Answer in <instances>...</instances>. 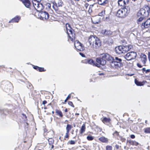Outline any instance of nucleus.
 <instances>
[{"instance_id": "nucleus-3", "label": "nucleus", "mask_w": 150, "mask_h": 150, "mask_svg": "<svg viewBox=\"0 0 150 150\" xmlns=\"http://www.w3.org/2000/svg\"><path fill=\"white\" fill-rule=\"evenodd\" d=\"M122 59L117 57H115L113 60L112 61L111 63V66L116 69H118L121 67L123 65L122 62Z\"/></svg>"}, {"instance_id": "nucleus-6", "label": "nucleus", "mask_w": 150, "mask_h": 150, "mask_svg": "<svg viewBox=\"0 0 150 150\" xmlns=\"http://www.w3.org/2000/svg\"><path fill=\"white\" fill-rule=\"evenodd\" d=\"M136 52H131L127 53L124 56L125 58L127 60L130 61L135 58L137 56Z\"/></svg>"}, {"instance_id": "nucleus-2", "label": "nucleus", "mask_w": 150, "mask_h": 150, "mask_svg": "<svg viewBox=\"0 0 150 150\" xmlns=\"http://www.w3.org/2000/svg\"><path fill=\"white\" fill-rule=\"evenodd\" d=\"M100 58H97L96 61L97 62L102 65L106 64V60L112 61L113 60V58L108 54H103Z\"/></svg>"}, {"instance_id": "nucleus-56", "label": "nucleus", "mask_w": 150, "mask_h": 150, "mask_svg": "<svg viewBox=\"0 0 150 150\" xmlns=\"http://www.w3.org/2000/svg\"><path fill=\"white\" fill-rule=\"evenodd\" d=\"M74 130H72L71 131V134H74Z\"/></svg>"}, {"instance_id": "nucleus-50", "label": "nucleus", "mask_w": 150, "mask_h": 150, "mask_svg": "<svg viewBox=\"0 0 150 150\" xmlns=\"http://www.w3.org/2000/svg\"><path fill=\"white\" fill-rule=\"evenodd\" d=\"M146 70V68H143L142 69V71H143V72H145Z\"/></svg>"}, {"instance_id": "nucleus-26", "label": "nucleus", "mask_w": 150, "mask_h": 150, "mask_svg": "<svg viewBox=\"0 0 150 150\" xmlns=\"http://www.w3.org/2000/svg\"><path fill=\"white\" fill-rule=\"evenodd\" d=\"M108 2V1L106 0H100L98 1V4L101 5H104Z\"/></svg>"}, {"instance_id": "nucleus-17", "label": "nucleus", "mask_w": 150, "mask_h": 150, "mask_svg": "<svg viewBox=\"0 0 150 150\" xmlns=\"http://www.w3.org/2000/svg\"><path fill=\"white\" fill-rule=\"evenodd\" d=\"M132 46L129 45L126 46H122L123 50V53H125L126 52L132 48Z\"/></svg>"}, {"instance_id": "nucleus-27", "label": "nucleus", "mask_w": 150, "mask_h": 150, "mask_svg": "<svg viewBox=\"0 0 150 150\" xmlns=\"http://www.w3.org/2000/svg\"><path fill=\"white\" fill-rule=\"evenodd\" d=\"M72 128V127L71 125L69 124L67 125L66 127V132L69 133V131Z\"/></svg>"}, {"instance_id": "nucleus-51", "label": "nucleus", "mask_w": 150, "mask_h": 150, "mask_svg": "<svg viewBox=\"0 0 150 150\" xmlns=\"http://www.w3.org/2000/svg\"><path fill=\"white\" fill-rule=\"evenodd\" d=\"M80 54L81 55V56L82 57H84L85 55H84L83 54V53H80Z\"/></svg>"}, {"instance_id": "nucleus-21", "label": "nucleus", "mask_w": 150, "mask_h": 150, "mask_svg": "<svg viewBox=\"0 0 150 150\" xmlns=\"http://www.w3.org/2000/svg\"><path fill=\"white\" fill-rule=\"evenodd\" d=\"M21 18L20 17L17 16L14 18H13L10 21H9V23L11 22H18L19 20Z\"/></svg>"}, {"instance_id": "nucleus-22", "label": "nucleus", "mask_w": 150, "mask_h": 150, "mask_svg": "<svg viewBox=\"0 0 150 150\" xmlns=\"http://www.w3.org/2000/svg\"><path fill=\"white\" fill-rule=\"evenodd\" d=\"M118 4L119 6L123 7V6H125L126 2L124 0H119L118 1Z\"/></svg>"}, {"instance_id": "nucleus-25", "label": "nucleus", "mask_w": 150, "mask_h": 150, "mask_svg": "<svg viewBox=\"0 0 150 150\" xmlns=\"http://www.w3.org/2000/svg\"><path fill=\"white\" fill-rule=\"evenodd\" d=\"M110 119L109 118H107L106 117H105L102 120V121L104 123H109L110 122Z\"/></svg>"}, {"instance_id": "nucleus-16", "label": "nucleus", "mask_w": 150, "mask_h": 150, "mask_svg": "<svg viewBox=\"0 0 150 150\" xmlns=\"http://www.w3.org/2000/svg\"><path fill=\"white\" fill-rule=\"evenodd\" d=\"M121 8L123 10L125 15L127 16L129 12L130 9L129 7L128 6H124L122 7Z\"/></svg>"}, {"instance_id": "nucleus-4", "label": "nucleus", "mask_w": 150, "mask_h": 150, "mask_svg": "<svg viewBox=\"0 0 150 150\" xmlns=\"http://www.w3.org/2000/svg\"><path fill=\"white\" fill-rule=\"evenodd\" d=\"M66 28L67 30V33L68 34L69 38L71 40L73 41L75 39V34L73 32V29L70 26L69 23H66Z\"/></svg>"}, {"instance_id": "nucleus-61", "label": "nucleus", "mask_w": 150, "mask_h": 150, "mask_svg": "<svg viewBox=\"0 0 150 150\" xmlns=\"http://www.w3.org/2000/svg\"><path fill=\"white\" fill-rule=\"evenodd\" d=\"M52 114H54V112L53 111H52Z\"/></svg>"}, {"instance_id": "nucleus-14", "label": "nucleus", "mask_w": 150, "mask_h": 150, "mask_svg": "<svg viewBox=\"0 0 150 150\" xmlns=\"http://www.w3.org/2000/svg\"><path fill=\"white\" fill-rule=\"evenodd\" d=\"M115 52L118 54L123 53V50L122 46L120 45L116 47L115 48Z\"/></svg>"}, {"instance_id": "nucleus-31", "label": "nucleus", "mask_w": 150, "mask_h": 150, "mask_svg": "<svg viewBox=\"0 0 150 150\" xmlns=\"http://www.w3.org/2000/svg\"><path fill=\"white\" fill-rule=\"evenodd\" d=\"M144 132L146 133H150V127L146 128L145 129Z\"/></svg>"}, {"instance_id": "nucleus-32", "label": "nucleus", "mask_w": 150, "mask_h": 150, "mask_svg": "<svg viewBox=\"0 0 150 150\" xmlns=\"http://www.w3.org/2000/svg\"><path fill=\"white\" fill-rule=\"evenodd\" d=\"M106 150H112V147L111 146L107 145L106 147Z\"/></svg>"}, {"instance_id": "nucleus-60", "label": "nucleus", "mask_w": 150, "mask_h": 150, "mask_svg": "<svg viewBox=\"0 0 150 150\" xmlns=\"http://www.w3.org/2000/svg\"><path fill=\"white\" fill-rule=\"evenodd\" d=\"M51 105V103H49L48 105Z\"/></svg>"}, {"instance_id": "nucleus-54", "label": "nucleus", "mask_w": 150, "mask_h": 150, "mask_svg": "<svg viewBox=\"0 0 150 150\" xmlns=\"http://www.w3.org/2000/svg\"><path fill=\"white\" fill-rule=\"evenodd\" d=\"M49 140H50V141L52 142V139H49L48 140L49 141Z\"/></svg>"}, {"instance_id": "nucleus-24", "label": "nucleus", "mask_w": 150, "mask_h": 150, "mask_svg": "<svg viewBox=\"0 0 150 150\" xmlns=\"http://www.w3.org/2000/svg\"><path fill=\"white\" fill-rule=\"evenodd\" d=\"M86 129V126L85 124H83L81 127V129L80 131V133L82 134L84 132Z\"/></svg>"}, {"instance_id": "nucleus-58", "label": "nucleus", "mask_w": 150, "mask_h": 150, "mask_svg": "<svg viewBox=\"0 0 150 150\" xmlns=\"http://www.w3.org/2000/svg\"><path fill=\"white\" fill-rule=\"evenodd\" d=\"M75 115H79V113H76V114H75Z\"/></svg>"}, {"instance_id": "nucleus-8", "label": "nucleus", "mask_w": 150, "mask_h": 150, "mask_svg": "<svg viewBox=\"0 0 150 150\" xmlns=\"http://www.w3.org/2000/svg\"><path fill=\"white\" fill-rule=\"evenodd\" d=\"M74 46L77 50L82 51L84 49L83 45L78 40L75 42Z\"/></svg>"}, {"instance_id": "nucleus-29", "label": "nucleus", "mask_w": 150, "mask_h": 150, "mask_svg": "<svg viewBox=\"0 0 150 150\" xmlns=\"http://www.w3.org/2000/svg\"><path fill=\"white\" fill-rule=\"evenodd\" d=\"M87 139L89 141H91L94 139L93 137L91 135H88L87 137Z\"/></svg>"}, {"instance_id": "nucleus-11", "label": "nucleus", "mask_w": 150, "mask_h": 150, "mask_svg": "<svg viewBox=\"0 0 150 150\" xmlns=\"http://www.w3.org/2000/svg\"><path fill=\"white\" fill-rule=\"evenodd\" d=\"M49 17V15L46 11H41L40 12V19L43 20L47 19Z\"/></svg>"}, {"instance_id": "nucleus-36", "label": "nucleus", "mask_w": 150, "mask_h": 150, "mask_svg": "<svg viewBox=\"0 0 150 150\" xmlns=\"http://www.w3.org/2000/svg\"><path fill=\"white\" fill-rule=\"evenodd\" d=\"M119 135V132L117 131H115V132H114L113 134V135L115 137H116L117 136H118Z\"/></svg>"}, {"instance_id": "nucleus-39", "label": "nucleus", "mask_w": 150, "mask_h": 150, "mask_svg": "<svg viewBox=\"0 0 150 150\" xmlns=\"http://www.w3.org/2000/svg\"><path fill=\"white\" fill-rule=\"evenodd\" d=\"M69 133L66 132L65 135L64 136V137L65 138L68 139L69 138Z\"/></svg>"}, {"instance_id": "nucleus-35", "label": "nucleus", "mask_w": 150, "mask_h": 150, "mask_svg": "<svg viewBox=\"0 0 150 150\" xmlns=\"http://www.w3.org/2000/svg\"><path fill=\"white\" fill-rule=\"evenodd\" d=\"M45 6L46 7V8L50 9L51 7V4L50 3H47L45 4Z\"/></svg>"}, {"instance_id": "nucleus-42", "label": "nucleus", "mask_w": 150, "mask_h": 150, "mask_svg": "<svg viewBox=\"0 0 150 150\" xmlns=\"http://www.w3.org/2000/svg\"><path fill=\"white\" fill-rule=\"evenodd\" d=\"M38 67L36 66L33 65V68L35 69L36 70H37L38 69Z\"/></svg>"}, {"instance_id": "nucleus-19", "label": "nucleus", "mask_w": 150, "mask_h": 150, "mask_svg": "<svg viewBox=\"0 0 150 150\" xmlns=\"http://www.w3.org/2000/svg\"><path fill=\"white\" fill-rule=\"evenodd\" d=\"M140 57L143 64H145L147 60L146 56L144 54H142L140 55Z\"/></svg>"}, {"instance_id": "nucleus-40", "label": "nucleus", "mask_w": 150, "mask_h": 150, "mask_svg": "<svg viewBox=\"0 0 150 150\" xmlns=\"http://www.w3.org/2000/svg\"><path fill=\"white\" fill-rule=\"evenodd\" d=\"M68 104L69 105H71V106H73L74 107V106H73V104L71 102L69 101L68 102Z\"/></svg>"}, {"instance_id": "nucleus-23", "label": "nucleus", "mask_w": 150, "mask_h": 150, "mask_svg": "<svg viewBox=\"0 0 150 150\" xmlns=\"http://www.w3.org/2000/svg\"><path fill=\"white\" fill-rule=\"evenodd\" d=\"M102 33L105 35H111L112 33L111 31L108 30H103L102 31Z\"/></svg>"}, {"instance_id": "nucleus-1", "label": "nucleus", "mask_w": 150, "mask_h": 150, "mask_svg": "<svg viewBox=\"0 0 150 150\" xmlns=\"http://www.w3.org/2000/svg\"><path fill=\"white\" fill-rule=\"evenodd\" d=\"M88 42L90 47L93 50L98 48L101 45V41L95 35L90 36L88 38Z\"/></svg>"}, {"instance_id": "nucleus-41", "label": "nucleus", "mask_w": 150, "mask_h": 150, "mask_svg": "<svg viewBox=\"0 0 150 150\" xmlns=\"http://www.w3.org/2000/svg\"><path fill=\"white\" fill-rule=\"evenodd\" d=\"M70 143L71 144H75V142L72 140L70 141Z\"/></svg>"}, {"instance_id": "nucleus-9", "label": "nucleus", "mask_w": 150, "mask_h": 150, "mask_svg": "<svg viewBox=\"0 0 150 150\" xmlns=\"http://www.w3.org/2000/svg\"><path fill=\"white\" fill-rule=\"evenodd\" d=\"M3 84L1 87L4 91L6 92L8 91L11 87H12V84L9 82H3Z\"/></svg>"}, {"instance_id": "nucleus-47", "label": "nucleus", "mask_w": 150, "mask_h": 150, "mask_svg": "<svg viewBox=\"0 0 150 150\" xmlns=\"http://www.w3.org/2000/svg\"><path fill=\"white\" fill-rule=\"evenodd\" d=\"M93 23H94L95 24L99 22V20H98V21H93Z\"/></svg>"}, {"instance_id": "nucleus-53", "label": "nucleus", "mask_w": 150, "mask_h": 150, "mask_svg": "<svg viewBox=\"0 0 150 150\" xmlns=\"http://www.w3.org/2000/svg\"><path fill=\"white\" fill-rule=\"evenodd\" d=\"M88 6V4H85V7L86 8Z\"/></svg>"}, {"instance_id": "nucleus-13", "label": "nucleus", "mask_w": 150, "mask_h": 150, "mask_svg": "<svg viewBox=\"0 0 150 150\" xmlns=\"http://www.w3.org/2000/svg\"><path fill=\"white\" fill-rule=\"evenodd\" d=\"M150 25V19H147L144 23H143L141 25L142 29L148 28Z\"/></svg>"}, {"instance_id": "nucleus-45", "label": "nucleus", "mask_w": 150, "mask_h": 150, "mask_svg": "<svg viewBox=\"0 0 150 150\" xmlns=\"http://www.w3.org/2000/svg\"><path fill=\"white\" fill-rule=\"evenodd\" d=\"M133 142V143L135 145H138L139 143L135 142V141H134V142Z\"/></svg>"}, {"instance_id": "nucleus-10", "label": "nucleus", "mask_w": 150, "mask_h": 150, "mask_svg": "<svg viewBox=\"0 0 150 150\" xmlns=\"http://www.w3.org/2000/svg\"><path fill=\"white\" fill-rule=\"evenodd\" d=\"M33 6L35 9L38 11H41L44 8L43 6L41 3H40L38 2H36V3L34 4L33 3Z\"/></svg>"}, {"instance_id": "nucleus-64", "label": "nucleus", "mask_w": 150, "mask_h": 150, "mask_svg": "<svg viewBox=\"0 0 150 150\" xmlns=\"http://www.w3.org/2000/svg\"><path fill=\"white\" fill-rule=\"evenodd\" d=\"M96 19V18H93V20H94V19Z\"/></svg>"}, {"instance_id": "nucleus-46", "label": "nucleus", "mask_w": 150, "mask_h": 150, "mask_svg": "<svg viewBox=\"0 0 150 150\" xmlns=\"http://www.w3.org/2000/svg\"><path fill=\"white\" fill-rule=\"evenodd\" d=\"M130 137L132 139H134L135 137V136L133 134H132L131 135Z\"/></svg>"}, {"instance_id": "nucleus-49", "label": "nucleus", "mask_w": 150, "mask_h": 150, "mask_svg": "<svg viewBox=\"0 0 150 150\" xmlns=\"http://www.w3.org/2000/svg\"><path fill=\"white\" fill-rule=\"evenodd\" d=\"M28 86L29 87H32L33 88L32 85L30 83H28Z\"/></svg>"}, {"instance_id": "nucleus-7", "label": "nucleus", "mask_w": 150, "mask_h": 150, "mask_svg": "<svg viewBox=\"0 0 150 150\" xmlns=\"http://www.w3.org/2000/svg\"><path fill=\"white\" fill-rule=\"evenodd\" d=\"M52 7L55 11H57L58 8L61 7L63 4L61 0H56L52 2Z\"/></svg>"}, {"instance_id": "nucleus-62", "label": "nucleus", "mask_w": 150, "mask_h": 150, "mask_svg": "<svg viewBox=\"0 0 150 150\" xmlns=\"http://www.w3.org/2000/svg\"><path fill=\"white\" fill-rule=\"evenodd\" d=\"M87 1H91V0H86Z\"/></svg>"}, {"instance_id": "nucleus-59", "label": "nucleus", "mask_w": 150, "mask_h": 150, "mask_svg": "<svg viewBox=\"0 0 150 150\" xmlns=\"http://www.w3.org/2000/svg\"><path fill=\"white\" fill-rule=\"evenodd\" d=\"M133 74H131V75L128 74V75H129V76H132L133 75Z\"/></svg>"}, {"instance_id": "nucleus-5", "label": "nucleus", "mask_w": 150, "mask_h": 150, "mask_svg": "<svg viewBox=\"0 0 150 150\" xmlns=\"http://www.w3.org/2000/svg\"><path fill=\"white\" fill-rule=\"evenodd\" d=\"M150 11L149 6H147L144 8H141L137 13V16H141L144 17L148 16Z\"/></svg>"}, {"instance_id": "nucleus-57", "label": "nucleus", "mask_w": 150, "mask_h": 150, "mask_svg": "<svg viewBox=\"0 0 150 150\" xmlns=\"http://www.w3.org/2000/svg\"><path fill=\"white\" fill-rule=\"evenodd\" d=\"M22 115H23L24 116V117L25 118H26V116L25 115L23 114Z\"/></svg>"}, {"instance_id": "nucleus-38", "label": "nucleus", "mask_w": 150, "mask_h": 150, "mask_svg": "<svg viewBox=\"0 0 150 150\" xmlns=\"http://www.w3.org/2000/svg\"><path fill=\"white\" fill-rule=\"evenodd\" d=\"M71 96L70 94H69V95H68L66 99L64 100V102H66L67 101V100L71 98Z\"/></svg>"}, {"instance_id": "nucleus-15", "label": "nucleus", "mask_w": 150, "mask_h": 150, "mask_svg": "<svg viewBox=\"0 0 150 150\" xmlns=\"http://www.w3.org/2000/svg\"><path fill=\"white\" fill-rule=\"evenodd\" d=\"M21 1L26 8H29L30 7L31 3L29 0H21Z\"/></svg>"}, {"instance_id": "nucleus-44", "label": "nucleus", "mask_w": 150, "mask_h": 150, "mask_svg": "<svg viewBox=\"0 0 150 150\" xmlns=\"http://www.w3.org/2000/svg\"><path fill=\"white\" fill-rule=\"evenodd\" d=\"M150 72V69H146V70L145 73H147Z\"/></svg>"}, {"instance_id": "nucleus-63", "label": "nucleus", "mask_w": 150, "mask_h": 150, "mask_svg": "<svg viewBox=\"0 0 150 150\" xmlns=\"http://www.w3.org/2000/svg\"><path fill=\"white\" fill-rule=\"evenodd\" d=\"M78 132V130H77H77H76V132Z\"/></svg>"}, {"instance_id": "nucleus-48", "label": "nucleus", "mask_w": 150, "mask_h": 150, "mask_svg": "<svg viewBox=\"0 0 150 150\" xmlns=\"http://www.w3.org/2000/svg\"><path fill=\"white\" fill-rule=\"evenodd\" d=\"M47 103V102L46 100H44L42 102V104L45 105Z\"/></svg>"}, {"instance_id": "nucleus-55", "label": "nucleus", "mask_w": 150, "mask_h": 150, "mask_svg": "<svg viewBox=\"0 0 150 150\" xmlns=\"http://www.w3.org/2000/svg\"><path fill=\"white\" fill-rule=\"evenodd\" d=\"M64 111L65 112H67L68 111V110H67V108H66L65 110H64Z\"/></svg>"}, {"instance_id": "nucleus-18", "label": "nucleus", "mask_w": 150, "mask_h": 150, "mask_svg": "<svg viewBox=\"0 0 150 150\" xmlns=\"http://www.w3.org/2000/svg\"><path fill=\"white\" fill-rule=\"evenodd\" d=\"M88 62L90 64H92L93 65L95 66L98 67H100V65L99 64L96 63L92 59H87Z\"/></svg>"}, {"instance_id": "nucleus-20", "label": "nucleus", "mask_w": 150, "mask_h": 150, "mask_svg": "<svg viewBox=\"0 0 150 150\" xmlns=\"http://www.w3.org/2000/svg\"><path fill=\"white\" fill-rule=\"evenodd\" d=\"M99 140L100 142L103 143H107L108 142V140L107 138L104 137H100L99 138Z\"/></svg>"}, {"instance_id": "nucleus-52", "label": "nucleus", "mask_w": 150, "mask_h": 150, "mask_svg": "<svg viewBox=\"0 0 150 150\" xmlns=\"http://www.w3.org/2000/svg\"><path fill=\"white\" fill-rule=\"evenodd\" d=\"M98 74L100 75H104V74L103 73H101Z\"/></svg>"}, {"instance_id": "nucleus-37", "label": "nucleus", "mask_w": 150, "mask_h": 150, "mask_svg": "<svg viewBox=\"0 0 150 150\" xmlns=\"http://www.w3.org/2000/svg\"><path fill=\"white\" fill-rule=\"evenodd\" d=\"M105 14V11L103 10L102 11L101 13H99V16H102L104 15Z\"/></svg>"}, {"instance_id": "nucleus-34", "label": "nucleus", "mask_w": 150, "mask_h": 150, "mask_svg": "<svg viewBox=\"0 0 150 150\" xmlns=\"http://www.w3.org/2000/svg\"><path fill=\"white\" fill-rule=\"evenodd\" d=\"M135 83L137 86H141L142 85V83L137 81H135Z\"/></svg>"}, {"instance_id": "nucleus-33", "label": "nucleus", "mask_w": 150, "mask_h": 150, "mask_svg": "<svg viewBox=\"0 0 150 150\" xmlns=\"http://www.w3.org/2000/svg\"><path fill=\"white\" fill-rule=\"evenodd\" d=\"M144 18V17L143 16H141L140 18H139L137 21V22L138 23H139V22H141L143 20V18Z\"/></svg>"}, {"instance_id": "nucleus-12", "label": "nucleus", "mask_w": 150, "mask_h": 150, "mask_svg": "<svg viewBox=\"0 0 150 150\" xmlns=\"http://www.w3.org/2000/svg\"><path fill=\"white\" fill-rule=\"evenodd\" d=\"M116 16L118 17L121 18H123L126 16L121 8V9L118 11Z\"/></svg>"}, {"instance_id": "nucleus-30", "label": "nucleus", "mask_w": 150, "mask_h": 150, "mask_svg": "<svg viewBox=\"0 0 150 150\" xmlns=\"http://www.w3.org/2000/svg\"><path fill=\"white\" fill-rule=\"evenodd\" d=\"M37 70L38 71L40 72H42L45 71L46 70L44 69L43 67H39Z\"/></svg>"}, {"instance_id": "nucleus-28", "label": "nucleus", "mask_w": 150, "mask_h": 150, "mask_svg": "<svg viewBox=\"0 0 150 150\" xmlns=\"http://www.w3.org/2000/svg\"><path fill=\"white\" fill-rule=\"evenodd\" d=\"M55 112L57 115H59L61 117H63V115L61 111L57 109H56Z\"/></svg>"}, {"instance_id": "nucleus-43", "label": "nucleus", "mask_w": 150, "mask_h": 150, "mask_svg": "<svg viewBox=\"0 0 150 150\" xmlns=\"http://www.w3.org/2000/svg\"><path fill=\"white\" fill-rule=\"evenodd\" d=\"M137 65L139 68H141L142 67V66L139 63H137Z\"/></svg>"}]
</instances>
